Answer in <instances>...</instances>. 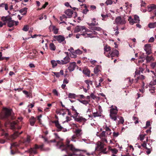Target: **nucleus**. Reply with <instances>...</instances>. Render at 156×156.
I'll list each match as a JSON object with an SVG mask.
<instances>
[{"mask_svg":"<svg viewBox=\"0 0 156 156\" xmlns=\"http://www.w3.org/2000/svg\"><path fill=\"white\" fill-rule=\"evenodd\" d=\"M3 113L2 115V118L6 121L7 124H10V129L13 130L16 129H20L21 127L19 126L18 121H13L12 122L10 121L15 119V117L14 114H12V110L7 108H3Z\"/></svg>","mask_w":156,"mask_h":156,"instance_id":"nucleus-1","label":"nucleus"},{"mask_svg":"<svg viewBox=\"0 0 156 156\" xmlns=\"http://www.w3.org/2000/svg\"><path fill=\"white\" fill-rule=\"evenodd\" d=\"M69 142L65 145L62 143H60L58 142L56 144L57 146H59V148L61 149L62 151H66L68 155H65L63 156H75V155H76L77 153L79 152H80L81 151L85 152H86L85 150L76 149L73 144H69Z\"/></svg>","mask_w":156,"mask_h":156,"instance_id":"nucleus-2","label":"nucleus"},{"mask_svg":"<svg viewBox=\"0 0 156 156\" xmlns=\"http://www.w3.org/2000/svg\"><path fill=\"white\" fill-rule=\"evenodd\" d=\"M97 145L96 149L97 150L101 151L104 154L107 153L108 152L106 151L107 148L105 147V144L103 143L98 141L97 143Z\"/></svg>","mask_w":156,"mask_h":156,"instance_id":"nucleus-3","label":"nucleus"},{"mask_svg":"<svg viewBox=\"0 0 156 156\" xmlns=\"http://www.w3.org/2000/svg\"><path fill=\"white\" fill-rule=\"evenodd\" d=\"M119 55L118 51L114 48H112L111 52H109V55L107 56L108 58L111 57L112 59H113V57L116 56L118 57Z\"/></svg>","mask_w":156,"mask_h":156,"instance_id":"nucleus-4","label":"nucleus"},{"mask_svg":"<svg viewBox=\"0 0 156 156\" xmlns=\"http://www.w3.org/2000/svg\"><path fill=\"white\" fill-rule=\"evenodd\" d=\"M128 21H129L130 24L132 25L134 23H138L140 21L139 16L135 15L134 16V19H132L131 16L129 17Z\"/></svg>","mask_w":156,"mask_h":156,"instance_id":"nucleus-5","label":"nucleus"},{"mask_svg":"<svg viewBox=\"0 0 156 156\" xmlns=\"http://www.w3.org/2000/svg\"><path fill=\"white\" fill-rule=\"evenodd\" d=\"M9 20L7 22V26L9 27H12L14 25V23L16 26L18 25V22L12 20V18L11 17H9Z\"/></svg>","mask_w":156,"mask_h":156,"instance_id":"nucleus-6","label":"nucleus"},{"mask_svg":"<svg viewBox=\"0 0 156 156\" xmlns=\"http://www.w3.org/2000/svg\"><path fill=\"white\" fill-rule=\"evenodd\" d=\"M53 123L55 124V126L57 128V129L56 131L57 132L61 131L62 129H63L62 131H65L64 130V129L60 125L58 120L54 121L53 122Z\"/></svg>","mask_w":156,"mask_h":156,"instance_id":"nucleus-7","label":"nucleus"},{"mask_svg":"<svg viewBox=\"0 0 156 156\" xmlns=\"http://www.w3.org/2000/svg\"><path fill=\"white\" fill-rule=\"evenodd\" d=\"M104 54L107 57L109 56V52H111L112 48H111L109 46L108 44H106L104 47Z\"/></svg>","mask_w":156,"mask_h":156,"instance_id":"nucleus-8","label":"nucleus"},{"mask_svg":"<svg viewBox=\"0 0 156 156\" xmlns=\"http://www.w3.org/2000/svg\"><path fill=\"white\" fill-rule=\"evenodd\" d=\"M115 21L116 24H125L126 23V21L122 20L120 16L116 17Z\"/></svg>","mask_w":156,"mask_h":156,"instance_id":"nucleus-9","label":"nucleus"},{"mask_svg":"<svg viewBox=\"0 0 156 156\" xmlns=\"http://www.w3.org/2000/svg\"><path fill=\"white\" fill-rule=\"evenodd\" d=\"M76 66V62H73L70 63L69 66L68 67V69L70 72L73 71Z\"/></svg>","mask_w":156,"mask_h":156,"instance_id":"nucleus-10","label":"nucleus"},{"mask_svg":"<svg viewBox=\"0 0 156 156\" xmlns=\"http://www.w3.org/2000/svg\"><path fill=\"white\" fill-rule=\"evenodd\" d=\"M54 37L57 40L59 43H61L65 40V37L61 35L54 36Z\"/></svg>","mask_w":156,"mask_h":156,"instance_id":"nucleus-11","label":"nucleus"},{"mask_svg":"<svg viewBox=\"0 0 156 156\" xmlns=\"http://www.w3.org/2000/svg\"><path fill=\"white\" fill-rule=\"evenodd\" d=\"M113 106H112L110 110V114L117 115L118 112V110L116 107L115 106V108H113Z\"/></svg>","mask_w":156,"mask_h":156,"instance_id":"nucleus-12","label":"nucleus"},{"mask_svg":"<svg viewBox=\"0 0 156 156\" xmlns=\"http://www.w3.org/2000/svg\"><path fill=\"white\" fill-rule=\"evenodd\" d=\"M74 119L75 121L79 122H83V124H84V122H85L86 121V119L85 118H83L82 117H78L76 118H75Z\"/></svg>","mask_w":156,"mask_h":156,"instance_id":"nucleus-13","label":"nucleus"},{"mask_svg":"<svg viewBox=\"0 0 156 156\" xmlns=\"http://www.w3.org/2000/svg\"><path fill=\"white\" fill-rule=\"evenodd\" d=\"M73 12L70 9H68L65 11V13L66 14L69 16V18H71L72 16V15L73 14Z\"/></svg>","mask_w":156,"mask_h":156,"instance_id":"nucleus-14","label":"nucleus"},{"mask_svg":"<svg viewBox=\"0 0 156 156\" xmlns=\"http://www.w3.org/2000/svg\"><path fill=\"white\" fill-rule=\"evenodd\" d=\"M83 73L86 75L88 77L90 76V71L87 68H85L83 70Z\"/></svg>","mask_w":156,"mask_h":156,"instance_id":"nucleus-15","label":"nucleus"},{"mask_svg":"<svg viewBox=\"0 0 156 156\" xmlns=\"http://www.w3.org/2000/svg\"><path fill=\"white\" fill-rule=\"evenodd\" d=\"M22 133V132L19 133L18 131H15L14 132L13 134L12 135V137L14 139H15L19 135L21 134Z\"/></svg>","mask_w":156,"mask_h":156,"instance_id":"nucleus-16","label":"nucleus"},{"mask_svg":"<svg viewBox=\"0 0 156 156\" xmlns=\"http://www.w3.org/2000/svg\"><path fill=\"white\" fill-rule=\"evenodd\" d=\"M27 8L25 7L23 9H21L19 10L20 12L23 15H25L27 13Z\"/></svg>","mask_w":156,"mask_h":156,"instance_id":"nucleus-17","label":"nucleus"},{"mask_svg":"<svg viewBox=\"0 0 156 156\" xmlns=\"http://www.w3.org/2000/svg\"><path fill=\"white\" fill-rule=\"evenodd\" d=\"M36 121L35 118L34 116H31L30 119V125L33 126L34 125Z\"/></svg>","mask_w":156,"mask_h":156,"instance_id":"nucleus-18","label":"nucleus"},{"mask_svg":"<svg viewBox=\"0 0 156 156\" xmlns=\"http://www.w3.org/2000/svg\"><path fill=\"white\" fill-rule=\"evenodd\" d=\"M30 137L29 136H27L26 139H24L23 140V143L25 144H27L29 143L30 142Z\"/></svg>","mask_w":156,"mask_h":156,"instance_id":"nucleus-19","label":"nucleus"},{"mask_svg":"<svg viewBox=\"0 0 156 156\" xmlns=\"http://www.w3.org/2000/svg\"><path fill=\"white\" fill-rule=\"evenodd\" d=\"M108 150L109 151H111L113 154H116L118 152V150L115 148H112L111 147L108 148Z\"/></svg>","mask_w":156,"mask_h":156,"instance_id":"nucleus-20","label":"nucleus"},{"mask_svg":"<svg viewBox=\"0 0 156 156\" xmlns=\"http://www.w3.org/2000/svg\"><path fill=\"white\" fill-rule=\"evenodd\" d=\"M155 9H156V5L154 4H151L148 7V10L149 12Z\"/></svg>","mask_w":156,"mask_h":156,"instance_id":"nucleus-21","label":"nucleus"},{"mask_svg":"<svg viewBox=\"0 0 156 156\" xmlns=\"http://www.w3.org/2000/svg\"><path fill=\"white\" fill-rule=\"evenodd\" d=\"M81 34L85 37H90L92 38L93 37V36L92 35V34H87L86 33H82Z\"/></svg>","mask_w":156,"mask_h":156,"instance_id":"nucleus-22","label":"nucleus"},{"mask_svg":"<svg viewBox=\"0 0 156 156\" xmlns=\"http://www.w3.org/2000/svg\"><path fill=\"white\" fill-rule=\"evenodd\" d=\"M70 58L69 56H66L63 59V62L65 64H66L70 62Z\"/></svg>","mask_w":156,"mask_h":156,"instance_id":"nucleus-23","label":"nucleus"},{"mask_svg":"<svg viewBox=\"0 0 156 156\" xmlns=\"http://www.w3.org/2000/svg\"><path fill=\"white\" fill-rule=\"evenodd\" d=\"M81 130L79 129H76L75 132V134L77 135V136H80L82 133H81Z\"/></svg>","mask_w":156,"mask_h":156,"instance_id":"nucleus-24","label":"nucleus"},{"mask_svg":"<svg viewBox=\"0 0 156 156\" xmlns=\"http://www.w3.org/2000/svg\"><path fill=\"white\" fill-rule=\"evenodd\" d=\"M151 45L150 44H146L144 45V50L145 51L151 50Z\"/></svg>","mask_w":156,"mask_h":156,"instance_id":"nucleus-25","label":"nucleus"},{"mask_svg":"<svg viewBox=\"0 0 156 156\" xmlns=\"http://www.w3.org/2000/svg\"><path fill=\"white\" fill-rule=\"evenodd\" d=\"M145 77L142 75L140 76H139L137 77L136 79H135V80L136 81L135 83H136L137 82L138 80L141 79L142 80H143L144 79Z\"/></svg>","mask_w":156,"mask_h":156,"instance_id":"nucleus-26","label":"nucleus"},{"mask_svg":"<svg viewBox=\"0 0 156 156\" xmlns=\"http://www.w3.org/2000/svg\"><path fill=\"white\" fill-rule=\"evenodd\" d=\"M90 29L92 30H94V31L95 30L98 31H100L102 30V29L101 28L97 27H91Z\"/></svg>","mask_w":156,"mask_h":156,"instance_id":"nucleus-27","label":"nucleus"},{"mask_svg":"<svg viewBox=\"0 0 156 156\" xmlns=\"http://www.w3.org/2000/svg\"><path fill=\"white\" fill-rule=\"evenodd\" d=\"M0 7H5V9L7 10L8 9V5L7 4L2 3L0 5Z\"/></svg>","mask_w":156,"mask_h":156,"instance_id":"nucleus-28","label":"nucleus"},{"mask_svg":"<svg viewBox=\"0 0 156 156\" xmlns=\"http://www.w3.org/2000/svg\"><path fill=\"white\" fill-rule=\"evenodd\" d=\"M148 27L151 28H154L156 27V22L150 23L148 24Z\"/></svg>","mask_w":156,"mask_h":156,"instance_id":"nucleus-29","label":"nucleus"},{"mask_svg":"<svg viewBox=\"0 0 156 156\" xmlns=\"http://www.w3.org/2000/svg\"><path fill=\"white\" fill-rule=\"evenodd\" d=\"M44 147V144H42L41 145H38L37 144L34 145V148L35 149H40L41 150L43 149Z\"/></svg>","mask_w":156,"mask_h":156,"instance_id":"nucleus-30","label":"nucleus"},{"mask_svg":"<svg viewBox=\"0 0 156 156\" xmlns=\"http://www.w3.org/2000/svg\"><path fill=\"white\" fill-rule=\"evenodd\" d=\"M116 115V114H110V116L111 119H112L114 121H116L117 119Z\"/></svg>","mask_w":156,"mask_h":156,"instance_id":"nucleus-31","label":"nucleus"},{"mask_svg":"<svg viewBox=\"0 0 156 156\" xmlns=\"http://www.w3.org/2000/svg\"><path fill=\"white\" fill-rule=\"evenodd\" d=\"M99 67H100L99 66L97 65L94 69V72L95 74H97L99 71H100V70L99 69Z\"/></svg>","mask_w":156,"mask_h":156,"instance_id":"nucleus-32","label":"nucleus"},{"mask_svg":"<svg viewBox=\"0 0 156 156\" xmlns=\"http://www.w3.org/2000/svg\"><path fill=\"white\" fill-rule=\"evenodd\" d=\"M49 48L50 50L55 51V46L53 43H51L49 45Z\"/></svg>","mask_w":156,"mask_h":156,"instance_id":"nucleus-33","label":"nucleus"},{"mask_svg":"<svg viewBox=\"0 0 156 156\" xmlns=\"http://www.w3.org/2000/svg\"><path fill=\"white\" fill-rule=\"evenodd\" d=\"M68 97L69 98H75L76 97V95L73 93H69L68 95Z\"/></svg>","mask_w":156,"mask_h":156,"instance_id":"nucleus-34","label":"nucleus"},{"mask_svg":"<svg viewBox=\"0 0 156 156\" xmlns=\"http://www.w3.org/2000/svg\"><path fill=\"white\" fill-rule=\"evenodd\" d=\"M93 115L94 117H101V112L98 113L97 112H96L93 113Z\"/></svg>","mask_w":156,"mask_h":156,"instance_id":"nucleus-35","label":"nucleus"},{"mask_svg":"<svg viewBox=\"0 0 156 156\" xmlns=\"http://www.w3.org/2000/svg\"><path fill=\"white\" fill-rule=\"evenodd\" d=\"M9 16H6V17L3 16L1 18V20L3 22H7L8 20H9Z\"/></svg>","mask_w":156,"mask_h":156,"instance_id":"nucleus-36","label":"nucleus"},{"mask_svg":"<svg viewBox=\"0 0 156 156\" xmlns=\"http://www.w3.org/2000/svg\"><path fill=\"white\" fill-rule=\"evenodd\" d=\"M51 63L52 65V67L53 68H54L57 65V61L55 60H52L51 61Z\"/></svg>","mask_w":156,"mask_h":156,"instance_id":"nucleus-37","label":"nucleus"},{"mask_svg":"<svg viewBox=\"0 0 156 156\" xmlns=\"http://www.w3.org/2000/svg\"><path fill=\"white\" fill-rule=\"evenodd\" d=\"M81 27L80 26H77L75 28L74 30V32L75 33H77L80 31V27Z\"/></svg>","mask_w":156,"mask_h":156,"instance_id":"nucleus-38","label":"nucleus"},{"mask_svg":"<svg viewBox=\"0 0 156 156\" xmlns=\"http://www.w3.org/2000/svg\"><path fill=\"white\" fill-rule=\"evenodd\" d=\"M58 29L56 28V27L54 26L53 27L52 30L53 31V33L55 34H57L58 33Z\"/></svg>","mask_w":156,"mask_h":156,"instance_id":"nucleus-39","label":"nucleus"},{"mask_svg":"<svg viewBox=\"0 0 156 156\" xmlns=\"http://www.w3.org/2000/svg\"><path fill=\"white\" fill-rule=\"evenodd\" d=\"M146 134H140L139 135V137L140 141H142L145 138Z\"/></svg>","mask_w":156,"mask_h":156,"instance_id":"nucleus-40","label":"nucleus"},{"mask_svg":"<svg viewBox=\"0 0 156 156\" xmlns=\"http://www.w3.org/2000/svg\"><path fill=\"white\" fill-rule=\"evenodd\" d=\"M105 131H103L100 135V137L101 138H105L106 136Z\"/></svg>","mask_w":156,"mask_h":156,"instance_id":"nucleus-41","label":"nucleus"},{"mask_svg":"<svg viewBox=\"0 0 156 156\" xmlns=\"http://www.w3.org/2000/svg\"><path fill=\"white\" fill-rule=\"evenodd\" d=\"M82 5L84 6V7H85V9L83 11V13L84 14H86L87 12H88L89 10L87 9V6L86 5L83 4Z\"/></svg>","mask_w":156,"mask_h":156,"instance_id":"nucleus-42","label":"nucleus"},{"mask_svg":"<svg viewBox=\"0 0 156 156\" xmlns=\"http://www.w3.org/2000/svg\"><path fill=\"white\" fill-rule=\"evenodd\" d=\"M35 149L34 147V148H31L29 150V152L30 153H34V154H36L37 153V151Z\"/></svg>","mask_w":156,"mask_h":156,"instance_id":"nucleus-43","label":"nucleus"},{"mask_svg":"<svg viewBox=\"0 0 156 156\" xmlns=\"http://www.w3.org/2000/svg\"><path fill=\"white\" fill-rule=\"evenodd\" d=\"M78 100L80 102L85 105H86L89 103L88 101L85 100H81L79 99Z\"/></svg>","mask_w":156,"mask_h":156,"instance_id":"nucleus-44","label":"nucleus"},{"mask_svg":"<svg viewBox=\"0 0 156 156\" xmlns=\"http://www.w3.org/2000/svg\"><path fill=\"white\" fill-rule=\"evenodd\" d=\"M85 83L87 84H90V85H92L93 84V82L92 81L89 80H86L84 81Z\"/></svg>","mask_w":156,"mask_h":156,"instance_id":"nucleus-45","label":"nucleus"},{"mask_svg":"<svg viewBox=\"0 0 156 156\" xmlns=\"http://www.w3.org/2000/svg\"><path fill=\"white\" fill-rule=\"evenodd\" d=\"M82 51L79 49L75 50L74 52V53L78 55L81 54L82 53Z\"/></svg>","mask_w":156,"mask_h":156,"instance_id":"nucleus-46","label":"nucleus"},{"mask_svg":"<svg viewBox=\"0 0 156 156\" xmlns=\"http://www.w3.org/2000/svg\"><path fill=\"white\" fill-rule=\"evenodd\" d=\"M133 119L134 121V122L135 124H136L138 123V118L135 117L134 115L133 116Z\"/></svg>","mask_w":156,"mask_h":156,"instance_id":"nucleus-47","label":"nucleus"},{"mask_svg":"<svg viewBox=\"0 0 156 156\" xmlns=\"http://www.w3.org/2000/svg\"><path fill=\"white\" fill-rule=\"evenodd\" d=\"M152 56H147L146 58V59L147 62H149L152 59Z\"/></svg>","mask_w":156,"mask_h":156,"instance_id":"nucleus-48","label":"nucleus"},{"mask_svg":"<svg viewBox=\"0 0 156 156\" xmlns=\"http://www.w3.org/2000/svg\"><path fill=\"white\" fill-rule=\"evenodd\" d=\"M29 27L28 25H25L23 27V30L25 31H28V29H29Z\"/></svg>","mask_w":156,"mask_h":156,"instance_id":"nucleus-49","label":"nucleus"},{"mask_svg":"<svg viewBox=\"0 0 156 156\" xmlns=\"http://www.w3.org/2000/svg\"><path fill=\"white\" fill-rule=\"evenodd\" d=\"M146 149L147 150V151H146V153L147 155L150 154L151 153V151L152 150V149L148 148L147 147H146Z\"/></svg>","mask_w":156,"mask_h":156,"instance_id":"nucleus-50","label":"nucleus"},{"mask_svg":"<svg viewBox=\"0 0 156 156\" xmlns=\"http://www.w3.org/2000/svg\"><path fill=\"white\" fill-rule=\"evenodd\" d=\"M80 31H83L84 30H85V31L83 32V33H86L87 30H88L84 26H81V27H80Z\"/></svg>","mask_w":156,"mask_h":156,"instance_id":"nucleus-51","label":"nucleus"},{"mask_svg":"<svg viewBox=\"0 0 156 156\" xmlns=\"http://www.w3.org/2000/svg\"><path fill=\"white\" fill-rule=\"evenodd\" d=\"M103 128L105 129V132L107 131H111V129L106 125L105 126H104Z\"/></svg>","mask_w":156,"mask_h":156,"instance_id":"nucleus-52","label":"nucleus"},{"mask_svg":"<svg viewBox=\"0 0 156 156\" xmlns=\"http://www.w3.org/2000/svg\"><path fill=\"white\" fill-rule=\"evenodd\" d=\"M101 16L102 17V20H106L105 19L106 18H107L108 17V16L107 15H105L102 14H101Z\"/></svg>","mask_w":156,"mask_h":156,"instance_id":"nucleus-53","label":"nucleus"},{"mask_svg":"<svg viewBox=\"0 0 156 156\" xmlns=\"http://www.w3.org/2000/svg\"><path fill=\"white\" fill-rule=\"evenodd\" d=\"M105 3L107 5H111L112 4V2L111 0H107L106 2Z\"/></svg>","mask_w":156,"mask_h":156,"instance_id":"nucleus-54","label":"nucleus"},{"mask_svg":"<svg viewBox=\"0 0 156 156\" xmlns=\"http://www.w3.org/2000/svg\"><path fill=\"white\" fill-rule=\"evenodd\" d=\"M76 54L75 53L72 52L70 54V55L71 57L75 58L76 57Z\"/></svg>","mask_w":156,"mask_h":156,"instance_id":"nucleus-55","label":"nucleus"},{"mask_svg":"<svg viewBox=\"0 0 156 156\" xmlns=\"http://www.w3.org/2000/svg\"><path fill=\"white\" fill-rule=\"evenodd\" d=\"M53 74L56 76L58 78L60 76V74L59 72H53Z\"/></svg>","mask_w":156,"mask_h":156,"instance_id":"nucleus-56","label":"nucleus"},{"mask_svg":"<svg viewBox=\"0 0 156 156\" xmlns=\"http://www.w3.org/2000/svg\"><path fill=\"white\" fill-rule=\"evenodd\" d=\"M9 57H2V56L0 58V61H2L4 59H5L6 60H8L9 59Z\"/></svg>","mask_w":156,"mask_h":156,"instance_id":"nucleus-57","label":"nucleus"},{"mask_svg":"<svg viewBox=\"0 0 156 156\" xmlns=\"http://www.w3.org/2000/svg\"><path fill=\"white\" fill-rule=\"evenodd\" d=\"M56 61H57V64L58 63L59 64H62V65L64 64V62H64L63 61V60H61V61L58 60H57Z\"/></svg>","mask_w":156,"mask_h":156,"instance_id":"nucleus-58","label":"nucleus"},{"mask_svg":"<svg viewBox=\"0 0 156 156\" xmlns=\"http://www.w3.org/2000/svg\"><path fill=\"white\" fill-rule=\"evenodd\" d=\"M146 143L145 141H144L143 142V143L141 144V146L144 147L145 148V149L146 148Z\"/></svg>","mask_w":156,"mask_h":156,"instance_id":"nucleus-59","label":"nucleus"},{"mask_svg":"<svg viewBox=\"0 0 156 156\" xmlns=\"http://www.w3.org/2000/svg\"><path fill=\"white\" fill-rule=\"evenodd\" d=\"M98 23H96V21H94V23H90L89 25V26H95V25H98Z\"/></svg>","mask_w":156,"mask_h":156,"instance_id":"nucleus-60","label":"nucleus"},{"mask_svg":"<svg viewBox=\"0 0 156 156\" xmlns=\"http://www.w3.org/2000/svg\"><path fill=\"white\" fill-rule=\"evenodd\" d=\"M73 113H75L74 114V116H73V118L74 119L75 118H77V116H78L79 114V113H78L76 111V112H73Z\"/></svg>","mask_w":156,"mask_h":156,"instance_id":"nucleus-61","label":"nucleus"},{"mask_svg":"<svg viewBox=\"0 0 156 156\" xmlns=\"http://www.w3.org/2000/svg\"><path fill=\"white\" fill-rule=\"evenodd\" d=\"M154 40V38L153 37H151L148 40L149 42H153Z\"/></svg>","mask_w":156,"mask_h":156,"instance_id":"nucleus-62","label":"nucleus"},{"mask_svg":"<svg viewBox=\"0 0 156 156\" xmlns=\"http://www.w3.org/2000/svg\"><path fill=\"white\" fill-rule=\"evenodd\" d=\"M128 79H129V82L130 85L133 82H134V80L133 79H132V80H131L130 78H129Z\"/></svg>","mask_w":156,"mask_h":156,"instance_id":"nucleus-63","label":"nucleus"},{"mask_svg":"<svg viewBox=\"0 0 156 156\" xmlns=\"http://www.w3.org/2000/svg\"><path fill=\"white\" fill-rule=\"evenodd\" d=\"M156 66V62H154L152 63L151 65V66L152 68L153 69H154V68Z\"/></svg>","mask_w":156,"mask_h":156,"instance_id":"nucleus-64","label":"nucleus"}]
</instances>
